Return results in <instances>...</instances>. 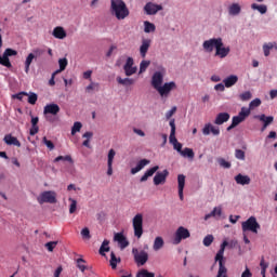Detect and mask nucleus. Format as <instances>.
Here are the masks:
<instances>
[{
	"instance_id": "nucleus-1",
	"label": "nucleus",
	"mask_w": 277,
	"mask_h": 277,
	"mask_svg": "<svg viewBox=\"0 0 277 277\" xmlns=\"http://www.w3.org/2000/svg\"><path fill=\"white\" fill-rule=\"evenodd\" d=\"M202 47L206 53H213V49H215L214 57H220V60H224L230 54V47H224V40L221 37L203 41Z\"/></svg>"
},
{
	"instance_id": "nucleus-2",
	"label": "nucleus",
	"mask_w": 277,
	"mask_h": 277,
	"mask_svg": "<svg viewBox=\"0 0 277 277\" xmlns=\"http://www.w3.org/2000/svg\"><path fill=\"white\" fill-rule=\"evenodd\" d=\"M110 13L117 18V21H124L131 14L124 0H111Z\"/></svg>"
},
{
	"instance_id": "nucleus-3",
	"label": "nucleus",
	"mask_w": 277,
	"mask_h": 277,
	"mask_svg": "<svg viewBox=\"0 0 277 277\" xmlns=\"http://www.w3.org/2000/svg\"><path fill=\"white\" fill-rule=\"evenodd\" d=\"M241 228L242 233H253L258 235L259 230H261V224H259L255 216H250L247 221L241 223Z\"/></svg>"
},
{
	"instance_id": "nucleus-4",
	"label": "nucleus",
	"mask_w": 277,
	"mask_h": 277,
	"mask_svg": "<svg viewBox=\"0 0 277 277\" xmlns=\"http://www.w3.org/2000/svg\"><path fill=\"white\" fill-rule=\"evenodd\" d=\"M132 226L134 229V237L137 239L142 238V235H144V215H142V213H137L133 217Z\"/></svg>"
},
{
	"instance_id": "nucleus-5",
	"label": "nucleus",
	"mask_w": 277,
	"mask_h": 277,
	"mask_svg": "<svg viewBox=\"0 0 277 277\" xmlns=\"http://www.w3.org/2000/svg\"><path fill=\"white\" fill-rule=\"evenodd\" d=\"M37 200L39 205H44V202H48L49 205H55V202H57V195L55 192L45 190L40 194Z\"/></svg>"
},
{
	"instance_id": "nucleus-6",
	"label": "nucleus",
	"mask_w": 277,
	"mask_h": 277,
	"mask_svg": "<svg viewBox=\"0 0 277 277\" xmlns=\"http://www.w3.org/2000/svg\"><path fill=\"white\" fill-rule=\"evenodd\" d=\"M132 254L134 256V262L138 267H142V265H146V263H148V252L134 248L132 249Z\"/></svg>"
},
{
	"instance_id": "nucleus-7",
	"label": "nucleus",
	"mask_w": 277,
	"mask_h": 277,
	"mask_svg": "<svg viewBox=\"0 0 277 277\" xmlns=\"http://www.w3.org/2000/svg\"><path fill=\"white\" fill-rule=\"evenodd\" d=\"M172 90H176V82L174 81L164 83L163 85L157 89V92L160 94L162 98H168Z\"/></svg>"
},
{
	"instance_id": "nucleus-8",
	"label": "nucleus",
	"mask_w": 277,
	"mask_h": 277,
	"mask_svg": "<svg viewBox=\"0 0 277 277\" xmlns=\"http://www.w3.org/2000/svg\"><path fill=\"white\" fill-rule=\"evenodd\" d=\"M248 116H250V108L242 107L238 116L233 117L232 122L234 123V126L239 127L241 122L246 121V118H248Z\"/></svg>"
},
{
	"instance_id": "nucleus-9",
	"label": "nucleus",
	"mask_w": 277,
	"mask_h": 277,
	"mask_svg": "<svg viewBox=\"0 0 277 277\" xmlns=\"http://www.w3.org/2000/svg\"><path fill=\"white\" fill-rule=\"evenodd\" d=\"M192 234H189V229L180 226L176 232H175V238L174 241L175 243H181L183 239H189Z\"/></svg>"
},
{
	"instance_id": "nucleus-10",
	"label": "nucleus",
	"mask_w": 277,
	"mask_h": 277,
	"mask_svg": "<svg viewBox=\"0 0 277 277\" xmlns=\"http://www.w3.org/2000/svg\"><path fill=\"white\" fill-rule=\"evenodd\" d=\"M160 10H163V6L153 2H147L144 6V11L148 16H154L157 12H160Z\"/></svg>"
},
{
	"instance_id": "nucleus-11",
	"label": "nucleus",
	"mask_w": 277,
	"mask_h": 277,
	"mask_svg": "<svg viewBox=\"0 0 277 277\" xmlns=\"http://www.w3.org/2000/svg\"><path fill=\"white\" fill-rule=\"evenodd\" d=\"M151 85L156 90L163 85V74L161 71H156L151 77Z\"/></svg>"
},
{
	"instance_id": "nucleus-12",
	"label": "nucleus",
	"mask_w": 277,
	"mask_h": 277,
	"mask_svg": "<svg viewBox=\"0 0 277 277\" xmlns=\"http://www.w3.org/2000/svg\"><path fill=\"white\" fill-rule=\"evenodd\" d=\"M168 170H163L162 172H157L154 176V185H163L166 183V180L168 179Z\"/></svg>"
},
{
	"instance_id": "nucleus-13",
	"label": "nucleus",
	"mask_w": 277,
	"mask_h": 277,
	"mask_svg": "<svg viewBox=\"0 0 277 277\" xmlns=\"http://www.w3.org/2000/svg\"><path fill=\"white\" fill-rule=\"evenodd\" d=\"M44 116L51 114L52 116H57L60 114V105L57 104H48L43 108Z\"/></svg>"
},
{
	"instance_id": "nucleus-14",
	"label": "nucleus",
	"mask_w": 277,
	"mask_h": 277,
	"mask_svg": "<svg viewBox=\"0 0 277 277\" xmlns=\"http://www.w3.org/2000/svg\"><path fill=\"white\" fill-rule=\"evenodd\" d=\"M202 133L203 135H211L212 133V135L217 136L220 135V128H216L211 123H207L202 129Z\"/></svg>"
},
{
	"instance_id": "nucleus-15",
	"label": "nucleus",
	"mask_w": 277,
	"mask_h": 277,
	"mask_svg": "<svg viewBox=\"0 0 277 277\" xmlns=\"http://www.w3.org/2000/svg\"><path fill=\"white\" fill-rule=\"evenodd\" d=\"M52 36L54 38H56L57 40H64V38H66L67 34H66V30L64 29V27L56 26L52 31Z\"/></svg>"
},
{
	"instance_id": "nucleus-16",
	"label": "nucleus",
	"mask_w": 277,
	"mask_h": 277,
	"mask_svg": "<svg viewBox=\"0 0 277 277\" xmlns=\"http://www.w3.org/2000/svg\"><path fill=\"white\" fill-rule=\"evenodd\" d=\"M177 187H179L180 200H184V196H183V189H185V175L184 174L177 175Z\"/></svg>"
},
{
	"instance_id": "nucleus-17",
	"label": "nucleus",
	"mask_w": 277,
	"mask_h": 277,
	"mask_svg": "<svg viewBox=\"0 0 277 277\" xmlns=\"http://www.w3.org/2000/svg\"><path fill=\"white\" fill-rule=\"evenodd\" d=\"M150 163V160L148 159H142L137 162L136 167L131 169V174H137V172L144 170V168H146V166H148Z\"/></svg>"
},
{
	"instance_id": "nucleus-18",
	"label": "nucleus",
	"mask_w": 277,
	"mask_h": 277,
	"mask_svg": "<svg viewBox=\"0 0 277 277\" xmlns=\"http://www.w3.org/2000/svg\"><path fill=\"white\" fill-rule=\"evenodd\" d=\"M4 142L8 146H17V148H21V141H18L16 136H12V134H6L4 136Z\"/></svg>"
},
{
	"instance_id": "nucleus-19",
	"label": "nucleus",
	"mask_w": 277,
	"mask_h": 277,
	"mask_svg": "<svg viewBox=\"0 0 277 277\" xmlns=\"http://www.w3.org/2000/svg\"><path fill=\"white\" fill-rule=\"evenodd\" d=\"M150 39H143L142 44L140 47V54L142 57H146V53H148V49H150Z\"/></svg>"
},
{
	"instance_id": "nucleus-20",
	"label": "nucleus",
	"mask_w": 277,
	"mask_h": 277,
	"mask_svg": "<svg viewBox=\"0 0 277 277\" xmlns=\"http://www.w3.org/2000/svg\"><path fill=\"white\" fill-rule=\"evenodd\" d=\"M228 120H230V114L220 113L214 120V124H224V122H228Z\"/></svg>"
},
{
	"instance_id": "nucleus-21",
	"label": "nucleus",
	"mask_w": 277,
	"mask_h": 277,
	"mask_svg": "<svg viewBox=\"0 0 277 277\" xmlns=\"http://www.w3.org/2000/svg\"><path fill=\"white\" fill-rule=\"evenodd\" d=\"M235 181L237 185H250L252 180L250 179V176L239 173L235 176Z\"/></svg>"
},
{
	"instance_id": "nucleus-22",
	"label": "nucleus",
	"mask_w": 277,
	"mask_h": 277,
	"mask_svg": "<svg viewBox=\"0 0 277 277\" xmlns=\"http://www.w3.org/2000/svg\"><path fill=\"white\" fill-rule=\"evenodd\" d=\"M238 81H239V77L235 75H230L229 77L223 80V83L225 88H233V85H235Z\"/></svg>"
},
{
	"instance_id": "nucleus-23",
	"label": "nucleus",
	"mask_w": 277,
	"mask_h": 277,
	"mask_svg": "<svg viewBox=\"0 0 277 277\" xmlns=\"http://www.w3.org/2000/svg\"><path fill=\"white\" fill-rule=\"evenodd\" d=\"M254 118H256L258 120H260V122H263V124L269 127V124H272V122H274V116H265V114L262 115H256Z\"/></svg>"
},
{
	"instance_id": "nucleus-24",
	"label": "nucleus",
	"mask_w": 277,
	"mask_h": 277,
	"mask_svg": "<svg viewBox=\"0 0 277 277\" xmlns=\"http://www.w3.org/2000/svg\"><path fill=\"white\" fill-rule=\"evenodd\" d=\"M272 49L277 50V43L276 42H268L263 44V53L265 57H269V53Z\"/></svg>"
},
{
	"instance_id": "nucleus-25",
	"label": "nucleus",
	"mask_w": 277,
	"mask_h": 277,
	"mask_svg": "<svg viewBox=\"0 0 277 277\" xmlns=\"http://www.w3.org/2000/svg\"><path fill=\"white\" fill-rule=\"evenodd\" d=\"M228 14L230 16H237L241 14V6L239 5V3H233L232 5H229Z\"/></svg>"
},
{
	"instance_id": "nucleus-26",
	"label": "nucleus",
	"mask_w": 277,
	"mask_h": 277,
	"mask_svg": "<svg viewBox=\"0 0 277 277\" xmlns=\"http://www.w3.org/2000/svg\"><path fill=\"white\" fill-rule=\"evenodd\" d=\"M222 216V208L221 206L215 207L209 214H206L205 220H210V217H221Z\"/></svg>"
},
{
	"instance_id": "nucleus-27",
	"label": "nucleus",
	"mask_w": 277,
	"mask_h": 277,
	"mask_svg": "<svg viewBox=\"0 0 277 277\" xmlns=\"http://www.w3.org/2000/svg\"><path fill=\"white\" fill-rule=\"evenodd\" d=\"M114 241L115 243H129V240H127V236H124V233H115L114 235Z\"/></svg>"
},
{
	"instance_id": "nucleus-28",
	"label": "nucleus",
	"mask_w": 277,
	"mask_h": 277,
	"mask_svg": "<svg viewBox=\"0 0 277 277\" xmlns=\"http://www.w3.org/2000/svg\"><path fill=\"white\" fill-rule=\"evenodd\" d=\"M34 60H36V55L34 53H29L25 61V72L26 75L29 74V68L31 67V64L34 63Z\"/></svg>"
},
{
	"instance_id": "nucleus-29",
	"label": "nucleus",
	"mask_w": 277,
	"mask_h": 277,
	"mask_svg": "<svg viewBox=\"0 0 277 277\" xmlns=\"http://www.w3.org/2000/svg\"><path fill=\"white\" fill-rule=\"evenodd\" d=\"M58 66H60V69L54 71L57 75H60V72H64V70H66V66H68V58H66V57L60 58Z\"/></svg>"
},
{
	"instance_id": "nucleus-30",
	"label": "nucleus",
	"mask_w": 277,
	"mask_h": 277,
	"mask_svg": "<svg viewBox=\"0 0 277 277\" xmlns=\"http://www.w3.org/2000/svg\"><path fill=\"white\" fill-rule=\"evenodd\" d=\"M77 263V267L78 269H80V272H82V274L87 271L90 269V266L85 265V260H83L82 258H79L76 260Z\"/></svg>"
},
{
	"instance_id": "nucleus-31",
	"label": "nucleus",
	"mask_w": 277,
	"mask_h": 277,
	"mask_svg": "<svg viewBox=\"0 0 277 277\" xmlns=\"http://www.w3.org/2000/svg\"><path fill=\"white\" fill-rule=\"evenodd\" d=\"M155 29H157L155 24H153L148 21L144 22V31H145V34H153V31H155Z\"/></svg>"
},
{
	"instance_id": "nucleus-32",
	"label": "nucleus",
	"mask_w": 277,
	"mask_h": 277,
	"mask_svg": "<svg viewBox=\"0 0 277 277\" xmlns=\"http://www.w3.org/2000/svg\"><path fill=\"white\" fill-rule=\"evenodd\" d=\"M251 9L252 10H258V12H260V14H266L267 13V5H265V4L253 3V4H251Z\"/></svg>"
},
{
	"instance_id": "nucleus-33",
	"label": "nucleus",
	"mask_w": 277,
	"mask_h": 277,
	"mask_svg": "<svg viewBox=\"0 0 277 277\" xmlns=\"http://www.w3.org/2000/svg\"><path fill=\"white\" fill-rule=\"evenodd\" d=\"M120 258L116 256V253H110V267L111 269H116L118 267V263H120Z\"/></svg>"
},
{
	"instance_id": "nucleus-34",
	"label": "nucleus",
	"mask_w": 277,
	"mask_h": 277,
	"mask_svg": "<svg viewBox=\"0 0 277 277\" xmlns=\"http://www.w3.org/2000/svg\"><path fill=\"white\" fill-rule=\"evenodd\" d=\"M0 64L1 66H5L6 68H12V63L10 62V57L4 53L2 56H0Z\"/></svg>"
},
{
	"instance_id": "nucleus-35",
	"label": "nucleus",
	"mask_w": 277,
	"mask_h": 277,
	"mask_svg": "<svg viewBox=\"0 0 277 277\" xmlns=\"http://www.w3.org/2000/svg\"><path fill=\"white\" fill-rule=\"evenodd\" d=\"M180 155H182V157H187L188 159H194L195 157L194 149L188 147L184 148Z\"/></svg>"
},
{
	"instance_id": "nucleus-36",
	"label": "nucleus",
	"mask_w": 277,
	"mask_h": 277,
	"mask_svg": "<svg viewBox=\"0 0 277 277\" xmlns=\"http://www.w3.org/2000/svg\"><path fill=\"white\" fill-rule=\"evenodd\" d=\"M117 81L120 85H133V83H135V80L133 79H130V78L122 79L121 77H118Z\"/></svg>"
},
{
	"instance_id": "nucleus-37",
	"label": "nucleus",
	"mask_w": 277,
	"mask_h": 277,
	"mask_svg": "<svg viewBox=\"0 0 277 277\" xmlns=\"http://www.w3.org/2000/svg\"><path fill=\"white\" fill-rule=\"evenodd\" d=\"M135 277H155V273L148 272V269H141L137 272Z\"/></svg>"
},
{
	"instance_id": "nucleus-38",
	"label": "nucleus",
	"mask_w": 277,
	"mask_h": 277,
	"mask_svg": "<svg viewBox=\"0 0 277 277\" xmlns=\"http://www.w3.org/2000/svg\"><path fill=\"white\" fill-rule=\"evenodd\" d=\"M57 161H68L69 163H72V157L70 155L67 156H58L54 159V163H57Z\"/></svg>"
},
{
	"instance_id": "nucleus-39",
	"label": "nucleus",
	"mask_w": 277,
	"mask_h": 277,
	"mask_svg": "<svg viewBox=\"0 0 277 277\" xmlns=\"http://www.w3.org/2000/svg\"><path fill=\"white\" fill-rule=\"evenodd\" d=\"M83 127V124L79 121H76L71 128V135H75L76 133H79V131H81V128Z\"/></svg>"
},
{
	"instance_id": "nucleus-40",
	"label": "nucleus",
	"mask_w": 277,
	"mask_h": 277,
	"mask_svg": "<svg viewBox=\"0 0 277 277\" xmlns=\"http://www.w3.org/2000/svg\"><path fill=\"white\" fill-rule=\"evenodd\" d=\"M235 157H236V159H239L240 161H245L246 160V151H243L241 149H236Z\"/></svg>"
},
{
	"instance_id": "nucleus-41",
	"label": "nucleus",
	"mask_w": 277,
	"mask_h": 277,
	"mask_svg": "<svg viewBox=\"0 0 277 277\" xmlns=\"http://www.w3.org/2000/svg\"><path fill=\"white\" fill-rule=\"evenodd\" d=\"M148 66H150V61H142L140 64V74L146 72Z\"/></svg>"
},
{
	"instance_id": "nucleus-42",
	"label": "nucleus",
	"mask_w": 277,
	"mask_h": 277,
	"mask_svg": "<svg viewBox=\"0 0 277 277\" xmlns=\"http://www.w3.org/2000/svg\"><path fill=\"white\" fill-rule=\"evenodd\" d=\"M217 163L221 166V168H225L226 170L230 168V162L226 161L224 158H219Z\"/></svg>"
},
{
	"instance_id": "nucleus-43",
	"label": "nucleus",
	"mask_w": 277,
	"mask_h": 277,
	"mask_svg": "<svg viewBox=\"0 0 277 277\" xmlns=\"http://www.w3.org/2000/svg\"><path fill=\"white\" fill-rule=\"evenodd\" d=\"M28 103H29V105H36V103H38V94L30 93L28 95Z\"/></svg>"
},
{
	"instance_id": "nucleus-44",
	"label": "nucleus",
	"mask_w": 277,
	"mask_h": 277,
	"mask_svg": "<svg viewBox=\"0 0 277 277\" xmlns=\"http://www.w3.org/2000/svg\"><path fill=\"white\" fill-rule=\"evenodd\" d=\"M42 142H43V144L47 146V148H49V150H54L55 144H53L51 141H49V140L47 138V136H44V137L42 138Z\"/></svg>"
},
{
	"instance_id": "nucleus-45",
	"label": "nucleus",
	"mask_w": 277,
	"mask_h": 277,
	"mask_svg": "<svg viewBox=\"0 0 277 277\" xmlns=\"http://www.w3.org/2000/svg\"><path fill=\"white\" fill-rule=\"evenodd\" d=\"M254 107H261V98H255L250 102L249 109H254Z\"/></svg>"
},
{
	"instance_id": "nucleus-46",
	"label": "nucleus",
	"mask_w": 277,
	"mask_h": 277,
	"mask_svg": "<svg viewBox=\"0 0 277 277\" xmlns=\"http://www.w3.org/2000/svg\"><path fill=\"white\" fill-rule=\"evenodd\" d=\"M69 202H71L69 206V213H75V211H77V200L69 198Z\"/></svg>"
},
{
	"instance_id": "nucleus-47",
	"label": "nucleus",
	"mask_w": 277,
	"mask_h": 277,
	"mask_svg": "<svg viewBox=\"0 0 277 277\" xmlns=\"http://www.w3.org/2000/svg\"><path fill=\"white\" fill-rule=\"evenodd\" d=\"M105 252H109V243H102L100 248V254L105 256Z\"/></svg>"
},
{
	"instance_id": "nucleus-48",
	"label": "nucleus",
	"mask_w": 277,
	"mask_h": 277,
	"mask_svg": "<svg viewBox=\"0 0 277 277\" xmlns=\"http://www.w3.org/2000/svg\"><path fill=\"white\" fill-rule=\"evenodd\" d=\"M114 157H116V150L110 149L108 151V161L107 164H114Z\"/></svg>"
},
{
	"instance_id": "nucleus-49",
	"label": "nucleus",
	"mask_w": 277,
	"mask_h": 277,
	"mask_svg": "<svg viewBox=\"0 0 277 277\" xmlns=\"http://www.w3.org/2000/svg\"><path fill=\"white\" fill-rule=\"evenodd\" d=\"M126 76L131 77V75H135L137 72V67H129L124 69Z\"/></svg>"
},
{
	"instance_id": "nucleus-50",
	"label": "nucleus",
	"mask_w": 277,
	"mask_h": 277,
	"mask_svg": "<svg viewBox=\"0 0 277 277\" xmlns=\"http://www.w3.org/2000/svg\"><path fill=\"white\" fill-rule=\"evenodd\" d=\"M250 98H252V93L250 91L240 94V100L242 101H250Z\"/></svg>"
},
{
	"instance_id": "nucleus-51",
	"label": "nucleus",
	"mask_w": 277,
	"mask_h": 277,
	"mask_svg": "<svg viewBox=\"0 0 277 277\" xmlns=\"http://www.w3.org/2000/svg\"><path fill=\"white\" fill-rule=\"evenodd\" d=\"M32 55H35V60H38V57H41V55H44V50H42V49H35L32 51Z\"/></svg>"
},
{
	"instance_id": "nucleus-52",
	"label": "nucleus",
	"mask_w": 277,
	"mask_h": 277,
	"mask_svg": "<svg viewBox=\"0 0 277 277\" xmlns=\"http://www.w3.org/2000/svg\"><path fill=\"white\" fill-rule=\"evenodd\" d=\"M133 64H134L133 57H128L127 62H126V64L123 66V70H127L128 68L133 67Z\"/></svg>"
},
{
	"instance_id": "nucleus-53",
	"label": "nucleus",
	"mask_w": 277,
	"mask_h": 277,
	"mask_svg": "<svg viewBox=\"0 0 277 277\" xmlns=\"http://www.w3.org/2000/svg\"><path fill=\"white\" fill-rule=\"evenodd\" d=\"M4 55H8L9 57H12L14 55H18V52L16 50H12V49L8 48L4 51Z\"/></svg>"
},
{
	"instance_id": "nucleus-54",
	"label": "nucleus",
	"mask_w": 277,
	"mask_h": 277,
	"mask_svg": "<svg viewBox=\"0 0 277 277\" xmlns=\"http://www.w3.org/2000/svg\"><path fill=\"white\" fill-rule=\"evenodd\" d=\"M157 170H159V166H155L150 169H148L145 174L148 175L149 177L153 176L155 174V172H157Z\"/></svg>"
},
{
	"instance_id": "nucleus-55",
	"label": "nucleus",
	"mask_w": 277,
	"mask_h": 277,
	"mask_svg": "<svg viewBox=\"0 0 277 277\" xmlns=\"http://www.w3.org/2000/svg\"><path fill=\"white\" fill-rule=\"evenodd\" d=\"M81 236L83 237V239H90V229L88 227H84L81 230Z\"/></svg>"
},
{
	"instance_id": "nucleus-56",
	"label": "nucleus",
	"mask_w": 277,
	"mask_h": 277,
	"mask_svg": "<svg viewBox=\"0 0 277 277\" xmlns=\"http://www.w3.org/2000/svg\"><path fill=\"white\" fill-rule=\"evenodd\" d=\"M23 96H29L27 92H19L13 95V98H17V101H23Z\"/></svg>"
},
{
	"instance_id": "nucleus-57",
	"label": "nucleus",
	"mask_w": 277,
	"mask_h": 277,
	"mask_svg": "<svg viewBox=\"0 0 277 277\" xmlns=\"http://www.w3.org/2000/svg\"><path fill=\"white\" fill-rule=\"evenodd\" d=\"M170 127H171V135H174V133H176V123L174 119H171L169 122Z\"/></svg>"
},
{
	"instance_id": "nucleus-58",
	"label": "nucleus",
	"mask_w": 277,
	"mask_h": 277,
	"mask_svg": "<svg viewBox=\"0 0 277 277\" xmlns=\"http://www.w3.org/2000/svg\"><path fill=\"white\" fill-rule=\"evenodd\" d=\"M173 114H176V106H173L172 109L167 111V114H166L167 120H170Z\"/></svg>"
},
{
	"instance_id": "nucleus-59",
	"label": "nucleus",
	"mask_w": 277,
	"mask_h": 277,
	"mask_svg": "<svg viewBox=\"0 0 277 277\" xmlns=\"http://www.w3.org/2000/svg\"><path fill=\"white\" fill-rule=\"evenodd\" d=\"M173 148H174V150H177V153H180V155H181V153H183V144H181V143H173Z\"/></svg>"
},
{
	"instance_id": "nucleus-60",
	"label": "nucleus",
	"mask_w": 277,
	"mask_h": 277,
	"mask_svg": "<svg viewBox=\"0 0 277 277\" xmlns=\"http://www.w3.org/2000/svg\"><path fill=\"white\" fill-rule=\"evenodd\" d=\"M214 90H216V92H224V90H226V85L223 83L215 84Z\"/></svg>"
},
{
	"instance_id": "nucleus-61",
	"label": "nucleus",
	"mask_w": 277,
	"mask_h": 277,
	"mask_svg": "<svg viewBox=\"0 0 277 277\" xmlns=\"http://www.w3.org/2000/svg\"><path fill=\"white\" fill-rule=\"evenodd\" d=\"M213 240H214L213 235H207V236L203 238V243H213Z\"/></svg>"
},
{
	"instance_id": "nucleus-62",
	"label": "nucleus",
	"mask_w": 277,
	"mask_h": 277,
	"mask_svg": "<svg viewBox=\"0 0 277 277\" xmlns=\"http://www.w3.org/2000/svg\"><path fill=\"white\" fill-rule=\"evenodd\" d=\"M40 131V128L38 126H31L30 128V135H36Z\"/></svg>"
},
{
	"instance_id": "nucleus-63",
	"label": "nucleus",
	"mask_w": 277,
	"mask_h": 277,
	"mask_svg": "<svg viewBox=\"0 0 277 277\" xmlns=\"http://www.w3.org/2000/svg\"><path fill=\"white\" fill-rule=\"evenodd\" d=\"M133 133H135L136 135H140V137H146V133H144L142 130L137 128H133Z\"/></svg>"
},
{
	"instance_id": "nucleus-64",
	"label": "nucleus",
	"mask_w": 277,
	"mask_h": 277,
	"mask_svg": "<svg viewBox=\"0 0 277 277\" xmlns=\"http://www.w3.org/2000/svg\"><path fill=\"white\" fill-rule=\"evenodd\" d=\"M241 277H252V272H250V268H248V266H246V269L241 274Z\"/></svg>"
}]
</instances>
